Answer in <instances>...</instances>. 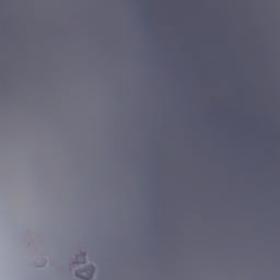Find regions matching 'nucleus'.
Instances as JSON below:
<instances>
[{
    "instance_id": "f257e3e1",
    "label": "nucleus",
    "mask_w": 280,
    "mask_h": 280,
    "mask_svg": "<svg viewBox=\"0 0 280 280\" xmlns=\"http://www.w3.org/2000/svg\"><path fill=\"white\" fill-rule=\"evenodd\" d=\"M77 277L89 280L91 277H93V271H90L86 275H83L82 271H77Z\"/></svg>"
}]
</instances>
